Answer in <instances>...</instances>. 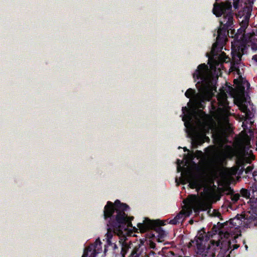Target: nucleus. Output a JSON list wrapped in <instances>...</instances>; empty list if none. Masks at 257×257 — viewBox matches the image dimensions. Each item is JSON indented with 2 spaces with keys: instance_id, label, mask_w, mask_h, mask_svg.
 <instances>
[{
  "instance_id": "nucleus-1",
  "label": "nucleus",
  "mask_w": 257,
  "mask_h": 257,
  "mask_svg": "<svg viewBox=\"0 0 257 257\" xmlns=\"http://www.w3.org/2000/svg\"><path fill=\"white\" fill-rule=\"evenodd\" d=\"M212 12L217 17H220L223 15L221 20L220 21V27L217 31L216 42L214 43L212 47L210 57L207 53L208 57V64L211 68H216L224 63L227 62L229 58L227 56L225 53L221 51L223 46L219 44L220 39H224L227 35L228 34L229 30H231L233 26V13L232 11V5L230 3H215L213 5Z\"/></svg>"
},
{
  "instance_id": "nucleus-2",
  "label": "nucleus",
  "mask_w": 257,
  "mask_h": 257,
  "mask_svg": "<svg viewBox=\"0 0 257 257\" xmlns=\"http://www.w3.org/2000/svg\"><path fill=\"white\" fill-rule=\"evenodd\" d=\"M129 208L128 205L121 203L119 200H116L113 203L108 201L104 206L103 216L107 221L106 239L108 245L113 244L111 239L114 234L122 233L127 227L132 226L134 217L128 216L125 212Z\"/></svg>"
},
{
  "instance_id": "nucleus-3",
  "label": "nucleus",
  "mask_w": 257,
  "mask_h": 257,
  "mask_svg": "<svg viewBox=\"0 0 257 257\" xmlns=\"http://www.w3.org/2000/svg\"><path fill=\"white\" fill-rule=\"evenodd\" d=\"M193 77L195 81L199 80L196 86L200 93L193 99V104L198 109L199 113L205 114L203 109L205 107L206 102L210 100L212 92L216 89L217 78L211 74L205 63L198 65Z\"/></svg>"
},
{
  "instance_id": "nucleus-4",
  "label": "nucleus",
  "mask_w": 257,
  "mask_h": 257,
  "mask_svg": "<svg viewBox=\"0 0 257 257\" xmlns=\"http://www.w3.org/2000/svg\"><path fill=\"white\" fill-rule=\"evenodd\" d=\"M243 222L244 227L247 228L253 227L257 226V221L252 216L250 211H247L242 214H237L233 218L230 219L228 221L223 223H221V228L224 229H228V228H237Z\"/></svg>"
},
{
  "instance_id": "nucleus-5",
  "label": "nucleus",
  "mask_w": 257,
  "mask_h": 257,
  "mask_svg": "<svg viewBox=\"0 0 257 257\" xmlns=\"http://www.w3.org/2000/svg\"><path fill=\"white\" fill-rule=\"evenodd\" d=\"M165 225L164 222L160 220H151L145 218L143 223H139L137 225L141 232H146L149 230H153L158 233L159 241L166 236L165 231L162 228Z\"/></svg>"
},
{
  "instance_id": "nucleus-6",
  "label": "nucleus",
  "mask_w": 257,
  "mask_h": 257,
  "mask_svg": "<svg viewBox=\"0 0 257 257\" xmlns=\"http://www.w3.org/2000/svg\"><path fill=\"white\" fill-rule=\"evenodd\" d=\"M250 15H246L241 23V28L238 30L237 34L243 33L241 37V40L243 43L247 44L251 43L252 44L251 48L253 50H257V29L255 32L252 31L251 32L246 33L245 29L248 25V21Z\"/></svg>"
},
{
  "instance_id": "nucleus-7",
  "label": "nucleus",
  "mask_w": 257,
  "mask_h": 257,
  "mask_svg": "<svg viewBox=\"0 0 257 257\" xmlns=\"http://www.w3.org/2000/svg\"><path fill=\"white\" fill-rule=\"evenodd\" d=\"M119 243L120 244V249L117 246L116 244H114L113 253L115 254V257H125V254L131 248L132 243L125 240L119 241Z\"/></svg>"
},
{
  "instance_id": "nucleus-8",
  "label": "nucleus",
  "mask_w": 257,
  "mask_h": 257,
  "mask_svg": "<svg viewBox=\"0 0 257 257\" xmlns=\"http://www.w3.org/2000/svg\"><path fill=\"white\" fill-rule=\"evenodd\" d=\"M181 183L186 184V182L189 183V186L191 189H196L198 191L202 187V182L198 176H190L188 178L184 179L182 177L180 178Z\"/></svg>"
},
{
  "instance_id": "nucleus-9",
  "label": "nucleus",
  "mask_w": 257,
  "mask_h": 257,
  "mask_svg": "<svg viewBox=\"0 0 257 257\" xmlns=\"http://www.w3.org/2000/svg\"><path fill=\"white\" fill-rule=\"evenodd\" d=\"M207 236L205 232H198L197 236H196L194 240H191L190 244L192 245L196 246V249L205 246L204 242L205 240H206Z\"/></svg>"
},
{
  "instance_id": "nucleus-10",
  "label": "nucleus",
  "mask_w": 257,
  "mask_h": 257,
  "mask_svg": "<svg viewBox=\"0 0 257 257\" xmlns=\"http://www.w3.org/2000/svg\"><path fill=\"white\" fill-rule=\"evenodd\" d=\"M218 104L220 109L227 111L229 109L227 95L225 92L220 93L217 95Z\"/></svg>"
},
{
  "instance_id": "nucleus-11",
  "label": "nucleus",
  "mask_w": 257,
  "mask_h": 257,
  "mask_svg": "<svg viewBox=\"0 0 257 257\" xmlns=\"http://www.w3.org/2000/svg\"><path fill=\"white\" fill-rule=\"evenodd\" d=\"M197 253L199 257H215V251L214 248L210 246H204L197 249Z\"/></svg>"
},
{
  "instance_id": "nucleus-12",
  "label": "nucleus",
  "mask_w": 257,
  "mask_h": 257,
  "mask_svg": "<svg viewBox=\"0 0 257 257\" xmlns=\"http://www.w3.org/2000/svg\"><path fill=\"white\" fill-rule=\"evenodd\" d=\"M248 203L249 204V207L252 212L251 214L255 218V220L257 221V197H254L249 198ZM251 212L250 211H249Z\"/></svg>"
},
{
  "instance_id": "nucleus-13",
  "label": "nucleus",
  "mask_w": 257,
  "mask_h": 257,
  "mask_svg": "<svg viewBox=\"0 0 257 257\" xmlns=\"http://www.w3.org/2000/svg\"><path fill=\"white\" fill-rule=\"evenodd\" d=\"M238 106L240 111L242 112L245 113L247 119H250L252 118L253 116L252 113L248 108L247 106L245 104V102H240L238 105Z\"/></svg>"
},
{
  "instance_id": "nucleus-14",
  "label": "nucleus",
  "mask_w": 257,
  "mask_h": 257,
  "mask_svg": "<svg viewBox=\"0 0 257 257\" xmlns=\"http://www.w3.org/2000/svg\"><path fill=\"white\" fill-rule=\"evenodd\" d=\"M98 252L96 251L93 246H89L85 248L82 257H95Z\"/></svg>"
},
{
  "instance_id": "nucleus-15",
  "label": "nucleus",
  "mask_w": 257,
  "mask_h": 257,
  "mask_svg": "<svg viewBox=\"0 0 257 257\" xmlns=\"http://www.w3.org/2000/svg\"><path fill=\"white\" fill-rule=\"evenodd\" d=\"M182 110L184 114L182 120L184 121L185 125L186 126L187 121H189L192 119V113L190 110L186 106L183 107Z\"/></svg>"
},
{
  "instance_id": "nucleus-16",
  "label": "nucleus",
  "mask_w": 257,
  "mask_h": 257,
  "mask_svg": "<svg viewBox=\"0 0 257 257\" xmlns=\"http://www.w3.org/2000/svg\"><path fill=\"white\" fill-rule=\"evenodd\" d=\"M203 138L200 137H196L192 140V145L194 148H197L199 146H201L204 143Z\"/></svg>"
},
{
  "instance_id": "nucleus-17",
  "label": "nucleus",
  "mask_w": 257,
  "mask_h": 257,
  "mask_svg": "<svg viewBox=\"0 0 257 257\" xmlns=\"http://www.w3.org/2000/svg\"><path fill=\"white\" fill-rule=\"evenodd\" d=\"M183 217V214L179 213L173 219L170 220L169 223L174 225L177 224L179 223L180 222H182Z\"/></svg>"
},
{
  "instance_id": "nucleus-18",
  "label": "nucleus",
  "mask_w": 257,
  "mask_h": 257,
  "mask_svg": "<svg viewBox=\"0 0 257 257\" xmlns=\"http://www.w3.org/2000/svg\"><path fill=\"white\" fill-rule=\"evenodd\" d=\"M141 254L140 246H136L132 250L128 257H139Z\"/></svg>"
},
{
  "instance_id": "nucleus-19",
  "label": "nucleus",
  "mask_w": 257,
  "mask_h": 257,
  "mask_svg": "<svg viewBox=\"0 0 257 257\" xmlns=\"http://www.w3.org/2000/svg\"><path fill=\"white\" fill-rule=\"evenodd\" d=\"M185 95L186 97L188 98H191L192 96L198 95H196V91L194 89L192 88H189L187 90L185 93Z\"/></svg>"
},
{
  "instance_id": "nucleus-20",
  "label": "nucleus",
  "mask_w": 257,
  "mask_h": 257,
  "mask_svg": "<svg viewBox=\"0 0 257 257\" xmlns=\"http://www.w3.org/2000/svg\"><path fill=\"white\" fill-rule=\"evenodd\" d=\"M207 207L204 204L200 203L198 204L194 210L195 212H199L200 210L205 211L207 210Z\"/></svg>"
},
{
  "instance_id": "nucleus-21",
  "label": "nucleus",
  "mask_w": 257,
  "mask_h": 257,
  "mask_svg": "<svg viewBox=\"0 0 257 257\" xmlns=\"http://www.w3.org/2000/svg\"><path fill=\"white\" fill-rule=\"evenodd\" d=\"M240 194L242 196H243V197H245L247 199L248 198H250V192L246 189H242L241 190H240Z\"/></svg>"
},
{
  "instance_id": "nucleus-22",
  "label": "nucleus",
  "mask_w": 257,
  "mask_h": 257,
  "mask_svg": "<svg viewBox=\"0 0 257 257\" xmlns=\"http://www.w3.org/2000/svg\"><path fill=\"white\" fill-rule=\"evenodd\" d=\"M240 195L238 193L231 195L230 199L233 203L236 202L239 199Z\"/></svg>"
},
{
  "instance_id": "nucleus-23",
  "label": "nucleus",
  "mask_w": 257,
  "mask_h": 257,
  "mask_svg": "<svg viewBox=\"0 0 257 257\" xmlns=\"http://www.w3.org/2000/svg\"><path fill=\"white\" fill-rule=\"evenodd\" d=\"M234 83L237 86L238 88H242L243 90L244 89V87L242 86V81H239L238 79L234 80Z\"/></svg>"
},
{
  "instance_id": "nucleus-24",
  "label": "nucleus",
  "mask_w": 257,
  "mask_h": 257,
  "mask_svg": "<svg viewBox=\"0 0 257 257\" xmlns=\"http://www.w3.org/2000/svg\"><path fill=\"white\" fill-rule=\"evenodd\" d=\"M194 155L196 158H197V159H201L203 157L204 154L201 151L197 150L195 152Z\"/></svg>"
},
{
  "instance_id": "nucleus-25",
  "label": "nucleus",
  "mask_w": 257,
  "mask_h": 257,
  "mask_svg": "<svg viewBox=\"0 0 257 257\" xmlns=\"http://www.w3.org/2000/svg\"><path fill=\"white\" fill-rule=\"evenodd\" d=\"M253 169V166H249L244 170L246 174L251 173Z\"/></svg>"
},
{
  "instance_id": "nucleus-26",
  "label": "nucleus",
  "mask_w": 257,
  "mask_h": 257,
  "mask_svg": "<svg viewBox=\"0 0 257 257\" xmlns=\"http://www.w3.org/2000/svg\"><path fill=\"white\" fill-rule=\"evenodd\" d=\"M233 7L236 9L238 6V3L240 0H233Z\"/></svg>"
},
{
  "instance_id": "nucleus-27",
  "label": "nucleus",
  "mask_w": 257,
  "mask_h": 257,
  "mask_svg": "<svg viewBox=\"0 0 257 257\" xmlns=\"http://www.w3.org/2000/svg\"><path fill=\"white\" fill-rule=\"evenodd\" d=\"M149 245H150V247L151 248H152V249L156 248V243L152 241H150Z\"/></svg>"
},
{
  "instance_id": "nucleus-28",
  "label": "nucleus",
  "mask_w": 257,
  "mask_h": 257,
  "mask_svg": "<svg viewBox=\"0 0 257 257\" xmlns=\"http://www.w3.org/2000/svg\"><path fill=\"white\" fill-rule=\"evenodd\" d=\"M95 248H96L98 244H99V245H100L101 244V242L99 240V238L97 239L95 242Z\"/></svg>"
},
{
  "instance_id": "nucleus-29",
  "label": "nucleus",
  "mask_w": 257,
  "mask_h": 257,
  "mask_svg": "<svg viewBox=\"0 0 257 257\" xmlns=\"http://www.w3.org/2000/svg\"><path fill=\"white\" fill-rule=\"evenodd\" d=\"M252 60L257 62V54L254 55L252 57Z\"/></svg>"
},
{
  "instance_id": "nucleus-30",
  "label": "nucleus",
  "mask_w": 257,
  "mask_h": 257,
  "mask_svg": "<svg viewBox=\"0 0 257 257\" xmlns=\"http://www.w3.org/2000/svg\"><path fill=\"white\" fill-rule=\"evenodd\" d=\"M252 176L254 178H255V177L256 176H257V171H254L252 173ZM255 181H256V179L255 178L254 179Z\"/></svg>"
},
{
  "instance_id": "nucleus-31",
  "label": "nucleus",
  "mask_w": 257,
  "mask_h": 257,
  "mask_svg": "<svg viewBox=\"0 0 257 257\" xmlns=\"http://www.w3.org/2000/svg\"><path fill=\"white\" fill-rule=\"evenodd\" d=\"M191 197L193 198V201H194L197 199V196L196 195H191Z\"/></svg>"
},
{
  "instance_id": "nucleus-32",
  "label": "nucleus",
  "mask_w": 257,
  "mask_h": 257,
  "mask_svg": "<svg viewBox=\"0 0 257 257\" xmlns=\"http://www.w3.org/2000/svg\"><path fill=\"white\" fill-rule=\"evenodd\" d=\"M206 152L209 153L211 151L210 149L209 148V147L206 148L204 150Z\"/></svg>"
},
{
  "instance_id": "nucleus-33",
  "label": "nucleus",
  "mask_w": 257,
  "mask_h": 257,
  "mask_svg": "<svg viewBox=\"0 0 257 257\" xmlns=\"http://www.w3.org/2000/svg\"><path fill=\"white\" fill-rule=\"evenodd\" d=\"M239 247V245L238 244H234L233 245V249H237Z\"/></svg>"
},
{
  "instance_id": "nucleus-34",
  "label": "nucleus",
  "mask_w": 257,
  "mask_h": 257,
  "mask_svg": "<svg viewBox=\"0 0 257 257\" xmlns=\"http://www.w3.org/2000/svg\"><path fill=\"white\" fill-rule=\"evenodd\" d=\"M183 149H184V152H186V151H189V150L187 149V148H186V147H184V148H183Z\"/></svg>"
},
{
  "instance_id": "nucleus-35",
  "label": "nucleus",
  "mask_w": 257,
  "mask_h": 257,
  "mask_svg": "<svg viewBox=\"0 0 257 257\" xmlns=\"http://www.w3.org/2000/svg\"><path fill=\"white\" fill-rule=\"evenodd\" d=\"M216 216H221V214L220 213H219V212H217V214H216Z\"/></svg>"
},
{
  "instance_id": "nucleus-36",
  "label": "nucleus",
  "mask_w": 257,
  "mask_h": 257,
  "mask_svg": "<svg viewBox=\"0 0 257 257\" xmlns=\"http://www.w3.org/2000/svg\"><path fill=\"white\" fill-rule=\"evenodd\" d=\"M177 180H178V179L176 178V182L177 183V185L178 186L179 185V184L178 183Z\"/></svg>"
},
{
  "instance_id": "nucleus-37",
  "label": "nucleus",
  "mask_w": 257,
  "mask_h": 257,
  "mask_svg": "<svg viewBox=\"0 0 257 257\" xmlns=\"http://www.w3.org/2000/svg\"><path fill=\"white\" fill-rule=\"evenodd\" d=\"M177 170H178V172H180V167H177Z\"/></svg>"
},
{
  "instance_id": "nucleus-38",
  "label": "nucleus",
  "mask_w": 257,
  "mask_h": 257,
  "mask_svg": "<svg viewBox=\"0 0 257 257\" xmlns=\"http://www.w3.org/2000/svg\"><path fill=\"white\" fill-rule=\"evenodd\" d=\"M170 252L172 254H173V255H174V252H172V251H170Z\"/></svg>"
},
{
  "instance_id": "nucleus-39",
  "label": "nucleus",
  "mask_w": 257,
  "mask_h": 257,
  "mask_svg": "<svg viewBox=\"0 0 257 257\" xmlns=\"http://www.w3.org/2000/svg\"><path fill=\"white\" fill-rule=\"evenodd\" d=\"M190 104V102H189L187 104H188V106H189Z\"/></svg>"
},
{
  "instance_id": "nucleus-40",
  "label": "nucleus",
  "mask_w": 257,
  "mask_h": 257,
  "mask_svg": "<svg viewBox=\"0 0 257 257\" xmlns=\"http://www.w3.org/2000/svg\"><path fill=\"white\" fill-rule=\"evenodd\" d=\"M192 222H193V221H192V220H190V223H192Z\"/></svg>"
},
{
  "instance_id": "nucleus-41",
  "label": "nucleus",
  "mask_w": 257,
  "mask_h": 257,
  "mask_svg": "<svg viewBox=\"0 0 257 257\" xmlns=\"http://www.w3.org/2000/svg\"><path fill=\"white\" fill-rule=\"evenodd\" d=\"M247 85H248V86H249V83H248V82H247Z\"/></svg>"
},
{
  "instance_id": "nucleus-42",
  "label": "nucleus",
  "mask_w": 257,
  "mask_h": 257,
  "mask_svg": "<svg viewBox=\"0 0 257 257\" xmlns=\"http://www.w3.org/2000/svg\"><path fill=\"white\" fill-rule=\"evenodd\" d=\"M245 248H246V249L247 248V245H245Z\"/></svg>"
},
{
  "instance_id": "nucleus-43",
  "label": "nucleus",
  "mask_w": 257,
  "mask_h": 257,
  "mask_svg": "<svg viewBox=\"0 0 257 257\" xmlns=\"http://www.w3.org/2000/svg\"><path fill=\"white\" fill-rule=\"evenodd\" d=\"M242 170H244V169L243 168H241V170L240 171H242Z\"/></svg>"
},
{
  "instance_id": "nucleus-44",
  "label": "nucleus",
  "mask_w": 257,
  "mask_h": 257,
  "mask_svg": "<svg viewBox=\"0 0 257 257\" xmlns=\"http://www.w3.org/2000/svg\"><path fill=\"white\" fill-rule=\"evenodd\" d=\"M219 0H216V2L219 1Z\"/></svg>"
}]
</instances>
